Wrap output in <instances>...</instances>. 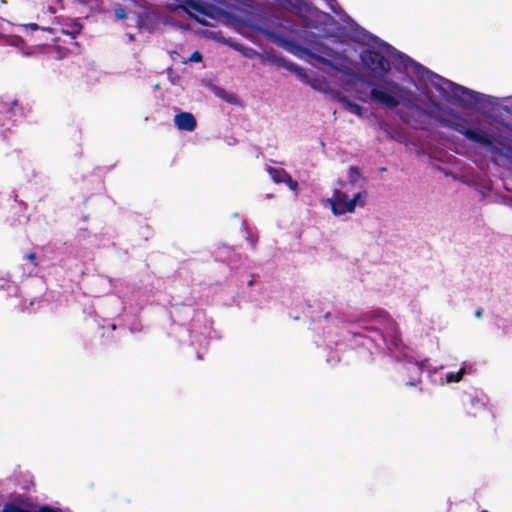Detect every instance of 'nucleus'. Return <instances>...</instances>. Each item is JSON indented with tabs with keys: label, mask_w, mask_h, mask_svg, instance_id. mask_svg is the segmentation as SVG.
<instances>
[{
	"label": "nucleus",
	"mask_w": 512,
	"mask_h": 512,
	"mask_svg": "<svg viewBox=\"0 0 512 512\" xmlns=\"http://www.w3.org/2000/svg\"><path fill=\"white\" fill-rule=\"evenodd\" d=\"M341 21L346 24L347 35L364 47L360 60L372 77L384 81L394 70L398 81L412 85L425 97L434 89L445 102L475 111L488 120L499 138L512 143V95L496 97L457 84L362 28L346 12Z\"/></svg>",
	"instance_id": "f257e3e1"
},
{
	"label": "nucleus",
	"mask_w": 512,
	"mask_h": 512,
	"mask_svg": "<svg viewBox=\"0 0 512 512\" xmlns=\"http://www.w3.org/2000/svg\"><path fill=\"white\" fill-rule=\"evenodd\" d=\"M352 349L364 347L367 359L373 360L374 348L383 352L411 373L408 386H415L422 373H426L431 384L444 386V369L446 365L433 366L428 359L417 361L411 348L403 343L397 323L383 309H376L363 314L346 332L344 336Z\"/></svg>",
	"instance_id": "f03ea898"
},
{
	"label": "nucleus",
	"mask_w": 512,
	"mask_h": 512,
	"mask_svg": "<svg viewBox=\"0 0 512 512\" xmlns=\"http://www.w3.org/2000/svg\"><path fill=\"white\" fill-rule=\"evenodd\" d=\"M441 123L445 128L461 134L470 142L512 162V146L497 140L479 118H467L459 112H451L450 117L441 119Z\"/></svg>",
	"instance_id": "7ed1b4c3"
},
{
	"label": "nucleus",
	"mask_w": 512,
	"mask_h": 512,
	"mask_svg": "<svg viewBox=\"0 0 512 512\" xmlns=\"http://www.w3.org/2000/svg\"><path fill=\"white\" fill-rule=\"evenodd\" d=\"M276 3L280 8L290 12L298 19L295 20L291 17L279 19L278 28H271L272 30L305 40L316 37L308 30L314 27V21L308 18L313 14L314 7L307 0H276Z\"/></svg>",
	"instance_id": "20e7f679"
},
{
	"label": "nucleus",
	"mask_w": 512,
	"mask_h": 512,
	"mask_svg": "<svg viewBox=\"0 0 512 512\" xmlns=\"http://www.w3.org/2000/svg\"><path fill=\"white\" fill-rule=\"evenodd\" d=\"M385 83H378L371 80L366 81L370 88L369 98L373 103L394 109L402 106L408 96L412 95V90L401 85L395 80H384Z\"/></svg>",
	"instance_id": "39448f33"
},
{
	"label": "nucleus",
	"mask_w": 512,
	"mask_h": 512,
	"mask_svg": "<svg viewBox=\"0 0 512 512\" xmlns=\"http://www.w3.org/2000/svg\"><path fill=\"white\" fill-rule=\"evenodd\" d=\"M262 33L278 47L283 48L285 51L298 58L303 59L304 57H310L337 71H343L342 67L334 64L332 61L321 55L318 48L310 49L300 44L297 40L299 39L297 36L286 35L272 29H262ZM347 71L348 69L344 70V73H347Z\"/></svg>",
	"instance_id": "423d86ee"
},
{
	"label": "nucleus",
	"mask_w": 512,
	"mask_h": 512,
	"mask_svg": "<svg viewBox=\"0 0 512 512\" xmlns=\"http://www.w3.org/2000/svg\"><path fill=\"white\" fill-rule=\"evenodd\" d=\"M418 96L412 91V95L408 96L403 103L399 116L401 120L414 129L426 130L433 126L434 122H438L442 127L441 119L450 117L453 109H448L445 115L434 117L431 113L420 107L417 103Z\"/></svg>",
	"instance_id": "0eeeda50"
},
{
	"label": "nucleus",
	"mask_w": 512,
	"mask_h": 512,
	"mask_svg": "<svg viewBox=\"0 0 512 512\" xmlns=\"http://www.w3.org/2000/svg\"><path fill=\"white\" fill-rule=\"evenodd\" d=\"M212 324L213 322L205 314L198 312L192 319L190 329L179 324L173 331L180 342H186L189 339L190 345H198L200 349H206L209 339L212 338Z\"/></svg>",
	"instance_id": "6e6552de"
},
{
	"label": "nucleus",
	"mask_w": 512,
	"mask_h": 512,
	"mask_svg": "<svg viewBox=\"0 0 512 512\" xmlns=\"http://www.w3.org/2000/svg\"><path fill=\"white\" fill-rule=\"evenodd\" d=\"M267 59L270 63L276 65L277 67L284 68L292 73H294L298 79L312 87L314 90H317L326 96H328L331 100L335 101V93H341L340 91L332 88L325 80L319 79H311L308 75L307 71L301 66L287 60L285 57L276 54H268Z\"/></svg>",
	"instance_id": "1a4fd4ad"
},
{
	"label": "nucleus",
	"mask_w": 512,
	"mask_h": 512,
	"mask_svg": "<svg viewBox=\"0 0 512 512\" xmlns=\"http://www.w3.org/2000/svg\"><path fill=\"white\" fill-rule=\"evenodd\" d=\"M166 7L171 11L180 9L202 25H208L206 18L215 19L217 15L216 7L201 0H167Z\"/></svg>",
	"instance_id": "9d476101"
},
{
	"label": "nucleus",
	"mask_w": 512,
	"mask_h": 512,
	"mask_svg": "<svg viewBox=\"0 0 512 512\" xmlns=\"http://www.w3.org/2000/svg\"><path fill=\"white\" fill-rule=\"evenodd\" d=\"M366 197L367 192L365 190L359 191L350 197L347 190L334 189L333 195L328 199V202L331 206L332 213L335 216H340L354 212L356 206L363 207Z\"/></svg>",
	"instance_id": "9b49d317"
},
{
	"label": "nucleus",
	"mask_w": 512,
	"mask_h": 512,
	"mask_svg": "<svg viewBox=\"0 0 512 512\" xmlns=\"http://www.w3.org/2000/svg\"><path fill=\"white\" fill-rule=\"evenodd\" d=\"M22 114L18 101L14 100L10 104L0 105V134L3 140H8V133L21 120Z\"/></svg>",
	"instance_id": "f8f14e48"
},
{
	"label": "nucleus",
	"mask_w": 512,
	"mask_h": 512,
	"mask_svg": "<svg viewBox=\"0 0 512 512\" xmlns=\"http://www.w3.org/2000/svg\"><path fill=\"white\" fill-rule=\"evenodd\" d=\"M463 403L467 407L469 414L476 416L479 412L485 411L488 404V398L483 392L474 391L464 394Z\"/></svg>",
	"instance_id": "ddd939ff"
},
{
	"label": "nucleus",
	"mask_w": 512,
	"mask_h": 512,
	"mask_svg": "<svg viewBox=\"0 0 512 512\" xmlns=\"http://www.w3.org/2000/svg\"><path fill=\"white\" fill-rule=\"evenodd\" d=\"M135 19L139 29H146L152 32L160 24V12L145 8L141 13L135 15Z\"/></svg>",
	"instance_id": "4468645a"
},
{
	"label": "nucleus",
	"mask_w": 512,
	"mask_h": 512,
	"mask_svg": "<svg viewBox=\"0 0 512 512\" xmlns=\"http://www.w3.org/2000/svg\"><path fill=\"white\" fill-rule=\"evenodd\" d=\"M2 512H63L62 509L50 504L38 506H25L15 502H7L3 505Z\"/></svg>",
	"instance_id": "2eb2a0df"
},
{
	"label": "nucleus",
	"mask_w": 512,
	"mask_h": 512,
	"mask_svg": "<svg viewBox=\"0 0 512 512\" xmlns=\"http://www.w3.org/2000/svg\"><path fill=\"white\" fill-rule=\"evenodd\" d=\"M135 74L142 81L143 85L151 87L153 91L160 88V75L157 71L149 70L139 64L135 67Z\"/></svg>",
	"instance_id": "dca6fc26"
},
{
	"label": "nucleus",
	"mask_w": 512,
	"mask_h": 512,
	"mask_svg": "<svg viewBox=\"0 0 512 512\" xmlns=\"http://www.w3.org/2000/svg\"><path fill=\"white\" fill-rule=\"evenodd\" d=\"M174 124L180 131L192 132L197 126V121L192 113L181 111L174 116Z\"/></svg>",
	"instance_id": "f3484780"
},
{
	"label": "nucleus",
	"mask_w": 512,
	"mask_h": 512,
	"mask_svg": "<svg viewBox=\"0 0 512 512\" xmlns=\"http://www.w3.org/2000/svg\"><path fill=\"white\" fill-rule=\"evenodd\" d=\"M18 289L16 282L11 279L10 273L0 270V291H5L8 296H16Z\"/></svg>",
	"instance_id": "a211bd4d"
},
{
	"label": "nucleus",
	"mask_w": 512,
	"mask_h": 512,
	"mask_svg": "<svg viewBox=\"0 0 512 512\" xmlns=\"http://www.w3.org/2000/svg\"><path fill=\"white\" fill-rule=\"evenodd\" d=\"M0 45L1 46H12L15 48H18L21 53L25 56L31 55V52L28 50H25V42L24 39L17 35H7L3 36L0 35Z\"/></svg>",
	"instance_id": "6ab92c4d"
},
{
	"label": "nucleus",
	"mask_w": 512,
	"mask_h": 512,
	"mask_svg": "<svg viewBox=\"0 0 512 512\" xmlns=\"http://www.w3.org/2000/svg\"><path fill=\"white\" fill-rule=\"evenodd\" d=\"M335 101L339 102L343 105V109L349 111L350 113L362 117L363 115V107L357 103L352 102L347 96L342 93H335Z\"/></svg>",
	"instance_id": "aec40b11"
},
{
	"label": "nucleus",
	"mask_w": 512,
	"mask_h": 512,
	"mask_svg": "<svg viewBox=\"0 0 512 512\" xmlns=\"http://www.w3.org/2000/svg\"><path fill=\"white\" fill-rule=\"evenodd\" d=\"M306 316H308L313 322H320L321 319L327 320L331 314L330 312H324L322 310L313 309L310 300H304V306L302 307Z\"/></svg>",
	"instance_id": "412c9836"
},
{
	"label": "nucleus",
	"mask_w": 512,
	"mask_h": 512,
	"mask_svg": "<svg viewBox=\"0 0 512 512\" xmlns=\"http://www.w3.org/2000/svg\"><path fill=\"white\" fill-rule=\"evenodd\" d=\"M268 172L276 183L294 184L295 187L298 186V183L282 168L269 167Z\"/></svg>",
	"instance_id": "4be33fe9"
},
{
	"label": "nucleus",
	"mask_w": 512,
	"mask_h": 512,
	"mask_svg": "<svg viewBox=\"0 0 512 512\" xmlns=\"http://www.w3.org/2000/svg\"><path fill=\"white\" fill-rule=\"evenodd\" d=\"M468 368L471 369V366L464 362L457 371H444L445 385L460 382L468 373Z\"/></svg>",
	"instance_id": "5701e85b"
},
{
	"label": "nucleus",
	"mask_w": 512,
	"mask_h": 512,
	"mask_svg": "<svg viewBox=\"0 0 512 512\" xmlns=\"http://www.w3.org/2000/svg\"><path fill=\"white\" fill-rule=\"evenodd\" d=\"M82 25L78 20H73L67 28L63 29V33L71 36V38L75 39L82 31Z\"/></svg>",
	"instance_id": "b1692460"
},
{
	"label": "nucleus",
	"mask_w": 512,
	"mask_h": 512,
	"mask_svg": "<svg viewBox=\"0 0 512 512\" xmlns=\"http://www.w3.org/2000/svg\"><path fill=\"white\" fill-rule=\"evenodd\" d=\"M377 127L389 137L395 138L396 128L383 119L377 121Z\"/></svg>",
	"instance_id": "393cba45"
},
{
	"label": "nucleus",
	"mask_w": 512,
	"mask_h": 512,
	"mask_svg": "<svg viewBox=\"0 0 512 512\" xmlns=\"http://www.w3.org/2000/svg\"><path fill=\"white\" fill-rule=\"evenodd\" d=\"M362 173L356 166H350L348 170V181L350 185H355L360 179H362Z\"/></svg>",
	"instance_id": "a878e982"
},
{
	"label": "nucleus",
	"mask_w": 512,
	"mask_h": 512,
	"mask_svg": "<svg viewBox=\"0 0 512 512\" xmlns=\"http://www.w3.org/2000/svg\"><path fill=\"white\" fill-rule=\"evenodd\" d=\"M329 6V8L331 9V11L336 14L337 16H339V18L341 19L343 17V12H345L337 3L336 0H325Z\"/></svg>",
	"instance_id": "bb28decb"
},
{
	"label": "nucleus",
	"mask_w": 512,
	"mask_h": 512,
	"mask_svg": "<svg viewBox=\"0 0 512 512\" xmlns=\"http://www.w3.org/2000/svg\"><path fill=\"white\" fill-rule=\"evenodd\" d=\"M114 15L119 20H124L128 18L126 9L124 7L115 8Z\"/></svg>",
	"instance_id": "cd10ccee"
},
{
	"label": "nucleus",
	"mask_w": 512,
	"mask_h": 512,
	"mask_svg": "<svg viewBox=\"0 0 512 512\" xmlns=\"http://www.w3.org/2000/svg\"><path fill=\"white\" fill-rule=\"evenodd\" d=\"M246 240L252 249L256 248L257 238H255L251 233H247Z\"/></svg>",
	"instance_id": "c85d7f7f"
},
{
	"label": "nucleus",
	"mask_w": 512,
	"mask_h": 512,
	"mask_svg": "<svg viewBox=\"0 0 512 512\" xmlns=\"http://www.w3.org/2000/svg\"><path fill=\"white\" fill-rule=\"evenodd\" d=\"M202 60V55L200 52L198 51H195L191 57H190V61H193V62H199Z\"/></svg>",
	"instance_id": "c756f323"
},
{
	"label": "nucleus",
	"mask_w": 512,
	"mask_h": 512,
	"mask_svg": "<svg viewBox=\"0 0 512 512\" xmlns=\"http://www.w3.org/2000/svg\"><path fill=\"white\" fill-rule=\"evenodd\" d=\"M26 27L29 28L32 31H36V30H39V29L45 30V28L40 27L36 23H29V24L26 25Z\"/></svg>",
	"instance_id": "7c9ffc66"
},
{
	"label": "nucleus",
	"mask_w": 512,
	"mask_h": 512,
	"mask_svg": "<svg viewBox=\"0 0 512 512\" xmlns=\"http://www.w3.org/2000/svg\"><path fill=\"white\" fill-rule=\"evenodd\" d=\"M339 360H340V358L338 355L329 356L327 358V362L332 363V364L339 362Z\"/></svg>",
	"instance_id": "2f4dec72"
},
{
	"label": "nucleus",
	"mask_w": 512,
	"mask_h": 512,
	"mask_svg": "<svg viewBox=\"0 0 512 512\" xmlns=\"http://www.w3.org/2000/svg\"><path fill=\"white\" fill-rule=\"evenodd\" d=\"M256 54L257 52L252 48L247 49V51L244 53V55L249 58H252Z\"/></svg>",
	"instance_id": "473e14b6"
},
{
	"label": "nucleus",
	"mask_w": 512,
	"mask_h": 512,
	"mask_svg": "<svg viewBox=\"0 0 512 512\" xmlns=\"http://www.w3.org/2000/svg\"><path fill=\"white\" fill-rule=\"evenodd\" d=\"M503 202H504L505 205H507V206L512 208V197H505L503 199Z\"/></svg>",
	"instance_id": "72a5a7b5"
},
{
	"label": "nucleus",
	"mask_w": 512,
	"mask_h": 512,
	"mask_svg": "<svg viewBox=\"0 0 512 512\" xmlns=\"http://www.w3.org/2000/svg\"><path fill=\"white\" fill-rule=\"evenodd\" d=\"M482 315H483V309L479 308V309H477V310L475 311V316H476L477 318H481V317H482Z\"/></svg>",
	"instance_id": "f704fd0d"
},
{
	"label": "nucleus",
	"mask_w": 512,
	"mask_h": 512,
	"mask_svg": "<svg viewBox=\"0 0 512 512\" xmlns=\"http://www.w3.org/2000/svg\"><path fill=\"white\" fill-rule=\"evenodd\" d=\"M27 258H28L31 262H33V261L36 259V255H35L34 253H30V254H28V255H27Z\"/></svg>",
	"instance_id": "c9c22d12"
},
{
	"label": "nucleus",
	"mask_w": 512,
	"mask_h": 512,
	"mask_svg": "<svg viewBox=\"0 0 512 512\" xmlns=\"http://www.w3.org/2000/svg\"><path fill=\"white\" fill-rule=\"evenodd\" d=\"M431 103H432V106L435 107V108H439L440 107L439 104L437 102H435V101H431Z\"/></svg>",
	"instance_id": "e433bc0d"
},
{
	"label": "nucleus",
	"mask_w": 512,
	"mask_h": 512,
	"mask_svg": "<svg viewBox=\"0 0 512 512\" xmlns=\"http://www.w3.org/2000/svg\"><path fill=\"white\" fill-rule=\"evenodd\" d=\"M197 358L202 359V354H201L200 350L197 351Z\"/></svg>",
	"instance_id": "4c0bfd02"
},
{
	"label": "nucleus",
	"mask_w": 512,
	"mask_h": 512,
	"mask_svg": "<svg viewBox=\"0 0 512 512\" xmlns=\"http://www.w3.org/2000/svg\"><path fill=\"white\" fill-rule=\"evenodd\" d=\"M109 328H110L112 331H114V330H115V328H116V326H115V324H110Z\"/></svg>",
	"instance_id": "58836bf2"
},
{
	"label": "nucleus",
	"mask_w": 512,
	"mask_h": 512,
	"mask_svg": "<svg viewBox=\"0 0 512 512\" xmlns=\"http://www.w3.org/2000/svg\"><path fill=\"white\" fill-rule=\"evenodd\" d=\"M338 182H339V184H340L342 187L347 186V184H346L345 182H343V181H340V180H339Z\"/></svg>",
	"instance_id": "ea45409f"
},
{
	"label": "nucleus",
	"mask_w": 512,
	"mask_h": 512,
	"mask_svg": "<svg viewBox=\"0 0 512 512\" xmlns=\"http://www.w3.org/2000/svg\"><path fill=\"white\" fill-rule=\"evenodd\" d=\"M288 186L291 188V189H296L297 187H295L294 184H288Z\"/></svg>",
	"instance_id": "a19ab883"
},
{
	"label": "nucleus",
	"mask_w": 512,
	"mask_h": 512,
	"mask_svg": "<svg viewBox=\"0 0 512 512\" xmlns=\"http://www.w3.org/2000/svg\"><path fill=\"white\" fill-rule=\"evenodd\" d=\"M253 280H249L248 285H252Z\"/></svg>",
	"instance_id": "79ce46f5"
},
{
	"label": "nucleus",
	"mask_w": 512,
	"mask_h": 512,
	"mask_svg": "<svg viewBox=\"0 0 512 512\" xmlns=\"http://www.w3.org/2000/svg\"><path fill=\"white\" fill-rule=\"evenodd\" d=\"M482 512H488V511H486V510H483Z\"/></svg>",
	"instance_id": "37998d69"
}]
</instances>
